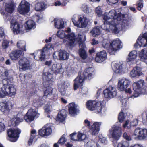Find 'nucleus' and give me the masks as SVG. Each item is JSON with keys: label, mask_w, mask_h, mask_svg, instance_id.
Instances as JSON below:
<instances>
[{"label": "nucleus", "mask_w": 147, "mask_h": 147, "mask_svg": "<svg viewBox=\"0 0 147 147\" xmlns=\"http://www.w3.org/2000/svg\"><path fill=\"white\" fill-rule=\"evenodd\" d=\"M130 83L129 79L125 78H123L119 80L118 81L117 88L118 89L121 91L125 90L128 87Z\"/></svg>", "instance_id": "14"}, {"label": "nucleus", "mask_w": 147, "mask_h": 147, "mask_svg": "<svg viewBox=\"0 0 147 147\" xmlns=\"http://www.w3.org/2000/svg\"><path fill=\"white\" fill-rule=\"evenodd\" d=\"M142 129L140 128H136L134 131L133 136L134 138L137 140H139L141 132V130Z\"/></svg>", "instance_id": "51"}, {"label": "nucleus", "mask_w": 147, "mask_h": 147, "mask_svg": "<svg viewBox=\"0 0 147 147\" xmlns=\"http://www.w3.org/2000/svg\"><path fill=\"white\" fill-rule=\"evenodd\" d=\"M25 27L26 30H31L34 29L36 27V25L34 21L29 20L25 22Z\"/></svg>", "instance_id": "31"}, {"label": "nucleus", "mask_w": 147, "mask_h": 147, "mask_svg": "<svg viewBox=\"0 0 147 147\" xmlns=\"http://www.w3.org/2000/svg\"><path fill=\"white\" fill-rule=\"evenodd\" d=\"M110 134L114 139L118 140L122 134V129L120 126L114 125L109 130Z\"/></svg>", "instance_id": "13"}, {"label": "nucleus", "mask_w": 147, "mask_h": 147, "mask_svg": "<svg viewBox=\"0 0 147 147\" xmlns=\"http://www.w3.org/2000/svg\"><path fill=\"white\" fill-rule=\"evenodd\" d=\"M142 74L141 68L138 67H136L131 71L130 75L131 78H134L137 76H140Z\"/></svg>", "instance_id": "30"}, {"label": "nucleus", "mask_w": 147, "mask_h": 147, "mask_svg": "<svg viewBox=\"0 0 147 147\" xmlns=\"http://www.w3.org/2000/svg\"><path fill=\"white\" fill-rule=\"evenodd\" d=\"M121 42L119 39L113 40L109 44V46L108 49L109 53L111 55L114 54L119 49L122 47Z\"/></svg>", "instance_id": "8"}, {"label": "nucleus", "mask_w": 147, "mask_h": 147, "mask_svg": "<svg viewBox=\"0 0 147 147\" xmlns=\"http://www.w3.org/2000/svg\"><path fill=\"white\" fill-rule=\"evenodd\" d=\"M86 78L90 80L93 78L94 74V68L90 67L86 68L82 73Z\"/></svg>", "instance_id": "26"}, {"label": "nucleus", "mask_w": 147, "mask_h": 147, "mask_svg": "<svg viewBox=\"0 0 147 147\" xmlns=\"http://www.w3.org/2000/svg\"><path fill=\"white\" fill-rule=\"evenodd\" d=\"M84 147H99V145L97 142L91 140L87 142Z\"/></svg>", "instance_id": "44"}, {"label": "nucleus", "mask_w": 147, "mask_h": 147, "mask_svg": "<svg viewBox=\"0 0 147 147\" xmlns=\"http://www.w3.org/2000/svg\"><path fill=\"white\" fill-rule=\"evenodd\" d=\"M36 131L35 130H32L31 131V135L28 141V143L29 146L31 145L33 141H35L36 139Z\"/></svg>", "instance_id": "40"}, {"label": "nucleus", "mask_w": 147, "mask_h": 147, "mask_svg": "<svg viewBox=\"0 0 147 147\" xmlns=\"http://www.w3.org/2000/svg\"><path fill=\"white\" fill-rule=\"evenodd\" d=\"M53 89L52 88L48 87L47 89L45 90L44 93V96H49L51 95Z\"/></svg>", "instance_id": "55"}, {"label": "nucleus", "mask_w": 147, "mask_h": 147, "mask_svg": "<svg viewBox=\"0 0 147 147\" xmlns=\"http://www.w3.org/2000/svg\"><path fill=\"white\" fill-rule=\"evenodd\" d=\"M107 58V55L105 51H103L97 53L95 58L96 61L98 63L103 62Z\"/></svg>", "instance_id": "28"}, {"label": "nucleus", "mask_w": 147, "mask_h": 147, "mask_svg": "<svg viewBox=\"0 0 147 147\" xmlns=\"http://www.w3.org/2000/svg\"><path fill=\"white\" fill-rule=\"evenodd\" d=\"M78 38L77 39L80 42L79 47L80 49L79 51V53L80 57L83 59H85L87 57V54L84 48L85 47V44L82 41V35L80 34H78Z\"/></svg>", "instance_id": "15"}, {"label": "nucleus", "mask_w": 147, "mask_h": 147, "mask_svg": "<svg viewBox=\"0 0 147 147\" xmlns=\"http://www.w3.org/2000/svg\"><path fill=\"white\" fill-rule=\"evenodd\" d=\"M105 98L108 99L113 98L117 95V90L114 86H109L103 92Z\"/></svg>", "instance_id": "11"}, {"label": "nucleus", "mask_w": 147, "mask_h": 147, "mask_svg": "<svg viewBox=\"0 0 147 147\" xmlns=\"http://www.w3.org/2000/svg\"><path fill=\"white\" fill-rule=\"evenodd\" d=\"M11 28L15 34H22L24 32L23 26L15 20H12L11 21Z\"/></svg>", "instance_id": "12"}, {"label": "nucleus", "mask_w": 147, "mask_h": 147, "mask_svg": "<svg viewBox=\"0 0 147 147\" xmlns=\"http://www.w3.org/2000/svg\"><path fill=\"white\" fill-rule=\"evenodd\" d=\"M19 69L20 70H26L30 67V62L28 59L26 57H22L20 59L19 61Z\"/></svg>", "instance_id": "21"}, {"label": "nucleus", "mask_w": 147, "mask_h": 147, "mask_svg": "<svg viewBox=\"0 0 147 147\" xmlns=\"http://www.w3.org/2000/svg\"><path fill=\"white\" fill-rule=\"evenodd\" d=\"M44 109L46 112L49 113L52 111L51 106L50 105L47 104L44 107Z\"/></svg>", "instance_id": "61"}, {"label": "nucleus", "mask_w": 147, "mask_h": 147, "mask_svg": "<svg viewBox=\"0 0 147 147\" xmlns=\"http://www.w3.org/2000/svg\"><path fill=\"white\" fill-rule=\"evenodd\" d=\"M118 21H112L110 23L107 24L105 25V27L107 29H105L102 28V25L101 27L102 29L105 30L106 32L108 33L112 32L115 33H118L121 30V28L120 27V25L118 23Z\"/></svg>", "instance_id": "7"}, {"label": "nucleus", "mask_w": 147, "mask_h": 147, "mask_svg": "<svg viewBox=\"0 0 147 147\" xmlns=\"http://www.w3.org/2000/svg\"><path fill=\"white\" fill-rule=\"evenodd\" d=\"M54 25L57 28L60 29L64 27V23L63 19H55L54 20Z\"/></svg>", "instance_id": "34"}, {"label": "nucleus", "mask_w": 147, "mask_h": 147, "mask_svg": "<svg viewBox=\"0 0 147 147\" xmlns=\"http://www.w3.org/2000/svg\"><path fill=\"white\" fill-rule=\"evenodd\" d=\"M52 124L50 123L46 124L42 129L38 131L39 134L42 137L51 134L52 133Z\"/></svg>", "instance_id": "19"}, {"label": "nucleus", "mask_w": 147, "mask_h": 147, "mask_svg": "<svg viewBox=\"0 0 147 147\" xmlns=\"http://www.w3.org/2000/svg\"><path fill=\"white\" fill-rule=\"evenodd\" d=\"M90 33L92 36L95 37L98 36L101 34V31L99 26L94 27L90 31Z\"/></svg>", "instance_id": "37"}, {"label": "nucleus", "mask_w": 147, "mask_h": 147, "mask_svg": "<svg viewBox=\"0 0 147 147\" xmlns=\"http://www.w3.org/2000/svg\"><path fill=\"white\" fill-rule=\"evenodd\" d=\"M46 7V4L43 2L38 3H37L35 6V9L36 11H42Z\"/></svg>", "instance_id": "39"}, {"label": "nucleus", "mask_w": 147, "mask_h": 147, "mask_svg": "<svg viewBox=\"0 0 147 147\" xmlns=\"http://www.w3.org/2000/svg\"><path fill=\"white\" fill-rule=\"evenodd\" d=\"M147 130L146 129H142L141 132L139 140H143L146 139L147 137Z\"/></svg>", "instance_id": "52"}, {"label": "nucleus", "mask_w": 147, "mask_h": 147, "mask_svg": "<svg viewBox=\"0 0 147 147\" xmlns=\"http://www.w3.org/2000/svg\"><path fill=\"white\" fill-rule=\"evenodd\" d=\"M59 91L62 95L65 96H69L71 93L70 88L65 89H60Z\"/></svg>", "instance_id": "43"}, {"label": "nucleus", "mask_w": 147, "mask_h": 147, "mask_svg": "<svg viewBox=\"0 0 147 147\" xmlns=\"http://www.w3.org/2000/svg\"><path fill=\"white\" fill-rule=\"evenodd\" d=\"M118 23L120 25V27L121 30H127L131 25L132 21L130 19H126L124 17L123 15V18H122L120 21H117Z\"/></svg>", "instance_id": "20"}, {"label": "nucleus", "mask_w": 147, "mask_h": 147, "mask_svg": "<svg viewBox=\"0 0 147 147\" xmlns=\"http://www.w3.org/2000/svg\"><path fill=\"white\" fill-rule=\"evenodd\" d=\"M95 12L99 17H100L102 14V11L101 7L98 6L95 9Z\"/></svg>", "instance_id": "59"}, {"label": "nucleus", "mask_w": 147, "mask_h": 147, "mask_svg": "<svg viewBox=\"0 0 147 147\" xmlns=\"http://www.w3.org/2000/svg\"><path fill=\"white\" fill-rule=\"evenodd\" d=\"M144 83L143 80H140L137 82L133 84V89L134 92V93L133 95L131 97V98H133V97H137L141 93L142 87Z\"/></svg>", "instance_id": "9"}, {"label": "nucleus", "mask_w": 147, "mask_h": 147, "mask_svg": "<svg viewBox=\"0 0 147 147\" xmlns=\"http://www.w3.org/2000/svg\"><path fill=\"white\" fill-rule=\"evenodd\" d=\"M51 46L49 45L46 46L42 51H38L34 53V58L36 60L42 61L44 60L45 57V53L49 50Z\"/></svg>", "instance_id": "10"}, {"label": "nucleus", "mask_w": 147, "mask_h": 147, "mask_svg": "<svg viewBox=\"0 0 147 147\" xmlns=\"http://www.w3.org/2000/svg\"><path fill=\"white\" fill-rule=\"evenodd\" d=\"M67 140L65 136V135H63L58 141V142L61 144H63L67 141Z\"/></svg>", "instance_id": "60"}, {"label": "nucleus", "mask_w": 147, "mask_h": 147, "mask_svg": "<svg viewBox=\"0 0 147 147\" xmlns=\"http://www.w3.org/2000/svg\"><path fill=\"white\" fill-rule=\"evenodd\" d=\"M43 79L47 81H52L53 76L52 74L49 72L45 73L43 75Z\"/></svg>", "instance_id": "46"}, {"label": "nucleus", "mask_w": 147, "mask_h": 147, "mask_svg": "<svg viewBox=\"0 0 147 147\" xmlns=\"http://www.w3.org/2000/svg\"><path fill=\"white\" fill-rule=\"evenodd\" d=\"M121 102L123 106H126L127 104L128 100L127 98H125L123 99H121Z\"/></svg>", "instance_id": "64"}, {"label": "nucleus", "mask_w": 147, "mask_h": 147, "mask_svg": "<svg viewBox=\"0 0 147 147\" xmlns=\"http://www.w3.org/2000/svg\"><path fill=\"white\" fill-rule=\"evenodd\" d=\"M57 36L61 39L65 38L67 39V41L66 42L64 41V42H65L66 45L70 46L73 45L76 39V37L74 33L67 35L66 34L64 31L59 30L57 32Z\"/></svg>", "instance_id": "6"}, {"label": "nucleus", "mask_w": 147, "mask_h": 147, "mask_svg": "<svg viewBox=\"0 0 147 147\" xmlns=\"http://www.w3.org/2000/svg\"><path fill=\"white\" fill-rule=\"evenodd\" d=\"M125 118V114L122 111L121 112L119 113L118 116V120L119 121L122 123L123 121Z\"/></svg>", "instance_id": "58"}, {"label": "nucleus", "mask_w": 147, "mask_h": 147, "mask_svg": "<svg viewBox=\"0 0 147 147\" xmlns=\"http://www.w3.org/2000/svg\"><path fill=\"white\" fill-rule=\"evenodd\" d=\"M86 78L82 73L79 75L74 80V89L76 90L80 86H82Z\"/></svg>", "instance_id": "22"}, {"label": "nucleus", "mask_w": 147, "mask_h": 147, "mask_svg": "<svg viewBox=\"0 0 147 147\" xmlns=\"http://www.w3.org/2000/svg\"><path fill=\"white\" fill-rule=\"evenodd\" d=\"M5 9L6 11L9 13H12L14 11L15 5L13 0H6Z\"/></svg>", "instance_id": "24"}, {"label": "nucleus", "mask_w": 147, "mask_h": 147, "mask_svg": "<svg viewBox=\"0 0 147 147\" xmlns=\"http://www.w3.org/2000/svg\"><path fill=\"white\" fill-rule=\"evenodd\" d=\"M137 44L140 46H147V33H145L142 36H140L137 40Z\"/></svg>", "instance_id": "25"}, {"label": "nucleus", "mask_w": 147, "mask_h": 147, "mask_svg": "<svg viewBox=\"0 0 147 147\" xmlns=\"http://www.w3.org/2000/svg\"><path fill=\"white\" fill-rule=\"evenodd\" d=\"M129 143L128 142L123 140L118 144L117 147H129Z\"/></svg>", "instance_id": "54"}, {"label": "nucleus", "mask_w": 147, "mask_h": 147, "mask_svg": "<svg viewBox=\"0 0 147 147\" xmlns=\"http://www.w3.org/2000/svg\"><path fill=\"white\" fill-rule=\"evenodd\" d=\"M2 82L3 85L1 88V92L0 91V97L3 98L8 95L11 96L16 94V89L12 84L10 83V82L8 78L3 79Z\"/></svg>", "instance_id": "3"}, {"label": "nucleus", "mask_w": 147, "mask_h": 147, "mask_svg": "<svg viewBox=\"0 0 147 147\" xmlns=\"http://www.w3.org/2000/svg\"><path fill=\"white\" fill-rule=\"evenodd\" d=\"M66 116V112L65 110H62L59 112L56 118L57 121L63 122L65 119Z\"/></svg>", "instance_id": "33"}, {"label": "nucleus", "mask_w": 147, "mask_h": 147, "mask_svg": "<svg viewBox=\"0 0 147 147\" xmlns=\"http://www.w3.org/2000/svg\"><path fill=\"white\" fill-rule=\"evenodd\" d=\"M66 4L65 1L61 2L59 1H57L54 3V5L56 6H64L66 5Z\"/></svg>", "instance_id": "57"}, {"label": "nucleus", "mask_w": 147, "mask_h": 147, "mask_svg": "<svg viewBox=\"0 0 147 147\" xmlns=\"http://www.w3.org/2000/svg\"><path fill=\"white\" fill-rule=\"evenodd\" d=\"M41 97L39 96H36L33 100V103L35 106L36 107L42 105L43 103L42 102V100H41Z\"/></svg>", "instance_id": "47"}, {"label": "nucleus", "mask_w": 147, "mask_h": 147, "mask_svg": "<svg viewBox=\"0 0 147 147\" xmlns=\"http://www.w3.org/2000/svg\"><path fill=\"white\" fill-rule=\"evenodd\" d=\"M74 26L81 28H85L91 24L90 20L85 15L77 16L74 15L72 19Z\"/></svg>", "instance_id": "4"}, {"label": "nucleus", "mask_w": 147, "mask_h": 147, "mask_svg": "<svg viewBox=\"0 0 147 147\" xmlns=\"http://www.w3.org/2000/svg\"><path fill=\"white\" fill-rule=\"evenodd\" d=\"M123 17V15L121 14L119 9L111 10L109 12L104 13L102 15V28L107 29L105 27L106 24L110 23L112 21H120Z\"/></svg>", "instance_id": "2"}, {"label": "nucleus", "mask_w": 147, "mask_h": 147, "mask_svg": "<svg viewBox=\"0 0 147 147\" xmlns=\"http://www.w3.org/2000/svg\"><path fill=\"white\" fill-rule=\"evenodd\" d=\"M123 138L128 141H130L131 140V138L128 134L127 133L125 132L123 135Z\"/></svg>", "instance_id": "62"}, {"label": "nucleus", "mask_w": 147, "mask_h": 147, "mask_svg": "<svg viewBox=\"0 0 147 147\" xmlns=\"http://www.w3.org/2000/svg\"><path fill=\"white\" fill-rule=\"evenodd\" d=\"M111 65L113 70L117 74H122L125 72V66L122 62L112 63Z\"/></svg>", "instance_id": "16"}, {"label": "nucleus", "mask_w": 147, "mask_h": 147, "mask_svg": "<svg viewBox=\"0 0 147 147\" xmlns=\"http://www.w3.org/2000/svg\"><path fill=\"white\" fill-rule=\"evenodd\" d=\"M68 108L69 113L72 116L76 114L78 111L76 105L74 103H70L68 105Z\"/></svg>", "instance_id": "29"}, {"label": "nucleus", "mask_w": 147, "mask_h": 147, "mask_svg": "<svg viewBox=\"0 0 147 147\" xmlns=\"http://www.w3.org/2000/svg\"><path fill=\"white\" fill-rule=\"evenodd\" d=\"M82 10L87 14H90L92 11V10L90 5L86 3L83 4L81 7Z\"/></svg>", "instance_id": "38"}, {"label": "nucleus", "mask_w": 147, "mask_h": 147, "mask_svg": "<svg viewBox=\"0 0 147 147\" xmlns=\"http://www.w3.org/2000/svg\"><path fill=\"white\" fill-rule=\"evenodd\" d=\"M98 139L99 142L103 144H106L107 143L106 138L104 137L102 134L99 135Z\"/></svg>", "instance_id": "56"}, {"label": "nucleus", "mask_w": 147, "mask_h": 147, "mask_svg": "<svg viewBox=\"0 0 147 147\" xmlns=\"http://www.w3.org/2000/svg\"><path fill=\"white\" fill-rule=\"evenodd\" d=\"M51 69L55 73H59L62 69L61 65L60 64H53L52 65Z\"/></svg>", "instance_id": "42"}, {"label": "nucleus", "mask_w": 147, "mask_h": 147, "mask_svg": "<svg viewBox=\"0 0 147 147\" xmlns=\"http://www.w3.org/2000/svg\"><path fill=\"white\" fill-rule=\"evenodd\" d=\"M137 57V52L136 51H133L130 52L127 59L128 64H131L136 63Z\"/></svg>", "instance_id": "27"}, {"label": "nucleus", "mask_w": 147, "mask_h": 147, "mask_svg": "<svg viewBox=\"0 0 147 147\" xmlns=\"http://www.w3.org/2000/svg\"><path fill=\"white\" fill-rule=\"evenodd\" d=\"M142 2V0H140L138 2V9L139 10H141V9L143 7Z\"/></svg>", "instance_id": "63"}, {"label": "nucleus", "mask_w": 147, "mask_h": 147, "mask_svg": "<svg viewBox=\"0 0 147 147\" xmlns=\"http://www.w3.org/2000/svg\"><path fill=\"white\" fill-rule=\"evenodd\" d=\"M0 110L4 113L7 114L9 111L8 105L6 102H1L0 103Z\"/></svg>", "instance_id": "35"}, {"label": "nucleus", "mask_w": 147, "mask_h": 147, "mask_svg": "<svg viewBox=\"0 0 147 147\" xmlns=\"http://www.w3.org/2000/svg\"><path fill=\"white\" fill-rule=\"evenodd\" d=\"M78 141H81L85 140L87 138L86 135L83 133L79 132L77 135Z\"/></svg>", "instance_id": "49"}, {"label": "nucleus", "mask_w": 147, "mask_h": 147, "mask_svg": "<svg viewBox=\"0 0 147 147\" xmlns=\"http://www.w3.org/2000/svg\"><path fill=\"white\" fill-rule=\"evenodd\" d=\"M39 114L37 113V110L35 109L31 108L29 109L24 117L21 113H19L14 116L11 119L13 125H18L20 122L23 121V118L27 122H30L34 119L35 118L39 117Z\"/></svg>", "instance_id": "1"}, {"label": "nucleus", "mask_w": 147, "mask_h": 147, "mask_svg": "<svg viewBox=\"0 0 147 147\" xmlns=\"http://www.w3.org/2000/svg\"><path fill=\"white\" fill-rule=\"evenodd\" d=\"M26 43L23 40L18 41L17 43V47L22 50V51H26Z\"/></svg>", "instance_id": "45"}, {"label": "nucleus", "mask_w": 147, "mask_h": 147, "mask_svg": "<svg viewBox=\"0 0 147 147\" xmlns=\"http://www.w3.org/2000/svg\"><path fill=\"white\" fill-rule=\"evenodd\" d=\"M30 4L25 0H22L19 5L18 10L21 14H25L29 11Z\"/></svg>", "instance_id": "17"}, {"label": "nucleus", "mask_w": 147, "mask_h": 147, "mask_svg": "<svg viewBox=\"0 0 147 147\" xmlns=\"http://www.w3.org/2000/svg\"><path fill=\"white\" fill-rule=\"evenodd\" d=\"M139 56L141 60L143 61H144L147 59V48L142 49L140 53Z\"/></svg>", "instance_id": "41"}, {"label": "nucleus", "mask_w": 147, "mask_h": 147, "mask_svg": "<svg viewBox=\"0 0 147 147\" xmlns=\"http://www.w3.org/2000/svg\"><path fill=\"white\" fill-rule=\"evenodd\" d=\"M86 106L88 110L94 111L97 113H101L105 109L104 106L101 101L90 100L86 102Z\"/></svg>", "instance_id": "5"}, {"label": "nucleus", "mask_w": 147, "mask_h": 147, "mask_svg": "<svg viewBox=\"0 0 147 147\" xmlns=\"http://www.w3.org/2000/svg\"><path fill=\"white\" fill-rule=\"evenodd\" d=\"M22 55V52L19 50L12 51L10 54V57L12 60H16Z\"/></svg>", "instance_id": "32"}, {"label": "nucleus", "mask_w": 147, "mask_h": 147, "mask_svg": "<svg viewBox=\"0 0 147 147\" xmlns=\"http://www.w3.org/2000/svg\"><path fill=\"white\" fill-rule=\"evenodd\" d=\"M101 122H94L91 126L90 131L92 135L97 134L100 130V127L102 125Z\"/></svg>", "instance_id": "23"}, {"label": "nucleus", "mask_w": 147, "mask_h": 147, "mask_svg": "<svg viewBox=\"0 0 147 147\" xmlns=\"http://www.w3.org/2000/svg\"><path fill=\"white\" fill-rule=\"evenodd\" d=\"M70 84L68 81L66 80L63 81L59 87H61V89H65L70 88Z\"/></svg>", "instance_id": "50"}, {"label": "nucleus", "mask_w": 147, "mask_h": 147, "mask_svg": "<svg viewBox=\"0 0 147 147\" xmlns=\"http://www.w3.org/2000/svg\"><path fill=\"white\" fill-rule=\"evenodd\" d=\"M20 132V130L18 129H9L8 131V135L10 138V140L12 142L16 141Z\"/></svg>", "instance_id": "18"}, {"label": "nucleus", "mask_w": 147, "mask_h": 147, "mask_svg": "<svg viewBox=\"0 0 147 147\" xmlns=\"http://www.w3.org/2000/svg\"><path fill=\"white\" fill-rule=\"evenodd\" d=\"M10 41L7 39H4L2 42L1 47L3 49H6L9 45Z\"/></svg>", "instance_id": "53"}, {"label": "nucleus", "mask_w": 147, "mask_h": 147, "mask_svg": "<svg viewBox=\"0 0 147 147\" xmlns=\"http://www.w3.org/2000/svg\"><path fill=\"white\" fill-rule=\"evenodd\" d=\"M100 39L101 40H103L102 41V47L106 49H108L109 48V40L107 39H104L103 38L101 37ZM101 42V40H100L99 42Z\"/></svg>", "instance_id": "48"}, {"label": "nucleus", "mask_w": 147, "mask_h": 147, "mask_svg": "<svg viewBox=\"0 0 147 147\" xmlns=\"http://www.w3.org/2000/svg\"><path fill=\"white\" fill-rule=\"evenodd\" d=\"M59 56L61 60H66L69 57L68 53L64 50H61L59 51Z\"/></svg>", "instance_id": "36"}]
</instances>
